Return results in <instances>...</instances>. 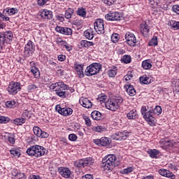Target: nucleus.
Returning a JSON list of instances; mask_svg holds the SVG:
<instances>
[{
	"label": "nucleus",
	"mask_w": 179,
	"mask_h": 179,
	"mask_svg": "<svg viewBox=\"0 0 179 179\" xmlns=\"http://www.w3.org/2000/svg\"><path fill=\"white\" fill-rule=\"evenodd\" d=\"M74 166H75V167H77L78 169L85 167V164H84V162H83V159L76 161L74 162Z\"/></svg>",
	"instance_id": "obj_39"
},
{
	"label": "nucleus",
	"mask_w": 179,
	"mask_h": 179,
	"mask_svg": "<svg viewBox=\"0 0 179 179\" xmlns=\"http://www.w3.org/2000/svg\"><path fill=\"white\" fill-rule=\"evenodd\" d=\"M48 2H50V0H38L37 4L38 6H43V5H45Z\"/></svg>",
	"instance_id": "obj_57"
},
{
	"label": "nucleus",
	"mask_w": 179,
	"mask_h": 179,
	"mask_svg": "<svg viewBox=\"0 0 179 179\" xmlns=\"http://www.w3.org/2000/svg\"><path fill=\"white\" fill-rule=\"evenodd\" d=\"M162 107L160 106H156L154 109H150V115L151 117H155V114L160 115V114H162Z\"/></svg>",
	"instance_id": "obj_24"
},
{
	"label": "nucleus",
	"mask_w": 179,
	"mask_h": 179,
	"mask_svg": "<svg viewBox=\"0 0 179 179\" xmlns=\"http://www.w3.org/2000/svg\"><path fill=\"white\" fill-rule=\"evenodd\" d=\"M142 67L143 69H150L152 68V64L150 60H145L142 63Z\"/></svg>",
	"instance_id": "obj_36"
},
{
	"label": "nucleus",
	"mask_w": 179,
	"mask_h": 179,
	"mask_svg": "<svg viewBox=\"0 0 179 179\" xmlns=\"http://www.w3.org/2000/svg\"><path fill=\"white\" fill-rule=\"evenodd\" d=\"M92 131H94L95 132H99L101 134V132H106L107 131V129L103 127V126H98L95 129H92Z\"/></svg>",
	"instance_id": "obj_45"
},
{
	"label": "nucleus",
	"mask_w": 179,
	"mask_h": 179,
	"mask_svg": "<svg viewBox=\"0 0 179 179\" xmlns=\"http://www.w3.org/2000/svg\"><path fill=\"white\" fill-rule=\"evenodd\" d=\"M31 73H33V75H34V78H36V79H38V78H40V70H38V68L31 67Z\"/></svg>",
	"instance_id": "obj_33"
},
{
	"label": "nucleus",
	"mask_w": 179,
	"mask_h": 179,
	"mask_svg": "<svg viewBox=\"0 0 179 179\" xmlns=\"http://www.w3.org/2000/svg\"><path fill=\"white\" fill-rule=\"evenodd\" d=\"M3 34H4V36L6 37L8 43L9 41H12V40L13 39V33H12L11 31H7Z\"/></svg>",
	"instance_id": "obj_34"
},
{
	"label": "nucleus",
	"mask_w": 179,
	"mask_h": 179,
	"mask_svg": "<svg viewBox=\"0 0 179 179\" xmlns=\"http://www.w3.org/2000/svg\"><path fill=\"white\" fill-rule=\"evenodd\" d=\"M91 117L92 118H93V120H96V121H100V120H101V113L97 110H94L91 113Z\"/></svg>",
	"instance_id": "obj_29"
},
{
	"label": "nucleus",
	"mask_w": 179,
	"mask_h": 179,
	"mask_svg": "<svg viewBox=\"0 0 179 179\" xmlns=\"http://www.w3.org/2000/svg\"><path fill=\"white\" fill-rule=\"evenodd\" d=\"M10 119L8 117L0 115V124H8Z\"/></svg>",
	"instance_id": "obj_52"
},
{
	"label": "nucleus",
	"mask_w": 179,
	"mask_h": 179,
	"mask_svg": "<svg viewBox=\"0 0 179 179\" xmlns=\"http://www.w3.org/2000/svg\"><path fill=\"white\" fill-rule=\"evenodd\" d=\"M134 171V168L130 166L121 171V174H129Z\"/></svg>",
	"instance_id": "obj_49"
},
{
	"label": "nucleus",
	"mask_w": 179,
	"mask_h": 179,
	"mask_svg": "<svg viewBox=\"0 0 179 179\" xmlns=\"http://www.w3.org/2000/svg\"><path fill=\"white\" fill-rule=\"evenodd\" d=\"M101 71V64L100 63H92L87 67L85 71L86 76H93L97 75Z\"/></svg>",
	"instance_id": "obj_3"
},
{
	"label": "nucleus",
	"mask_w": 179,
	"mask_h": 179,
	"mask_svg": "<svg viewBox=\"0 0 179 179\" xmlns=\"http://www.w3.org/2000/svg\"><path fill=\"white\" fill-rule=\"evenodd\" d=\"M141 114L143 115V118L148 122L151 127L156 125V118L150 115V109L148 111L146 106L141 107Z\"/></svg>",
	"instance_id": "obj_4"
},
{
	"label": "nucleus",
	"mask_w": 179,
	"mask_h": 179,
	"mask_svg": "<svg viewBox=\"0 0 179 179\" xmlns=\"http://www.w3.org/2000/svg\"><path fill=\"white\" fill-rule=\"evenodd\" d=\"M50 89L51 90H55V89H58V82L56 83H53L50 86Z\"/></svg>",
	"instance_id": "obj_62"
},
{
	"label": "nucleus",
	"mask_w": 179,
	"mask_h": 179,
	"mask_svg": "<svg viewBox=\"0 0 179 179\" xmlns=\"http://www.w3.org/2000/svg\"><path fill=\"white\" fill-rule=\"evenodd\" d=\"M56 111H58L59 114L68 117V115H72L73 110L71 108H61L59 105L56 106Z\"/></svg>",
	"instance_id": "obj_11"
},
{
	"label": "nucleus",
	"mask_w": 179,
	"mask_h": 179,
	"mask_svg": "<svg viewBox=\"0 0 179 179\" xmlns=\"http://www.w3.org/2000/svg\"><path fill=\"white\" fill-rule=\"evenodd\" d=\"M113 43H117L120 40V35L118 34H113L111 36Z\"/></svg>",
	"instance_id": "obj_53"
},
{
	"label": "nucleus",
	"mask_w": 179,
	"mask_h": 179,
	"mask_svg": "<svg viewBox=\"0 0 179 179\" xmlns=\"http://www.w3.org/2000/svg\"><path fill=\"white\" fill-rule=\"evenodd\" d=\"M26 122V118H16L13 120V124L15 125H23Z\"/></svg>",
	"instance_id": "obj_32"
},
{
	"label": "nucleus",
	"mask_w": 179,
	"mask_h": 179,
	"mask_svg": "<svg viewBox=\"0 0 179 179\" xmlns=\"http://www.w3.org/2000/svg\"><path fill=\"white\" fill-rule=\"evenodd\" d=\"M94 27L97 34H104V21L102 19L96 20Z\"/></svg>",
	"instance_id": "obj_7"
},
{
	"label": "nucleus",
	"mask_w": 179,
	"mask_h": 179,
	"mask_svg": "<svg viewBox=\"0 0 179 179\" xmlns=\"http://www.w3.org/2000/svg\"><path fill=\"white\" fill-rule=\"evenodd\" d=\"M79 103L85 108H92V107H93V103H92V101L87 98L81 97L79 100Z\"/></svg>",
	"instance_id": "obj_15"
},
{
	"label": "nucleus",
	"mask_w": 179,
	"mask_h": 179,
	"mask_svg": "<svg viewBox=\"0 0 179 179\" xmlns=\"http://www.w3.org/2000/svg\"><path fill=\"white\" fill-rule=\"evenodd\" d=\"M36 89H38V87L36 84H31L27 87V91L30 93L34 92Z\"/></svg>",
	"instance_id": "obj_50"
},
{
	"label": "nucleus",
	"mask_w": 179,
	"mask_h": 179,
	"mask_svg": "<svg viewBox=\"0 0 179 179\" xmlns=\"http://www.w3.org/2000/svg\"><path fill=\"white\" fill-rule=\"evenodd\" d=\"M6 12L9 14V15H15V13H17V9L16 8H10L8 9V10H6Z\"/></svg>",
	"instance_id": "obj_58"
},
{
	"label": "nucleus",
	"mask_w": 179,
	"mask_h": 179,
	"mask_svg": "<svg viewBox=\"0 0 179 179\" xmlns=\"http://www.w3.org/2000/svg\"><path fill=\"white\" fill-rule=\"evenodd\" d=\"M77 15L81 16L82 17H86V10L85 8H78L77 10Z\"/></svg>",
	"instance_id": "obj_43"
},
{
	"label": "nucleus",
	"mask_w": 179,
	"mask_h": 179,
	"mask_svg": "<svg viewBox=\"0 0 179 179\" xmlns=\"http://www.w3.org/2000/svg\"><path fill=\"white\" fill-rule=\"evenodd\" d=\"M55 30L57 31V33L64 34V36H72V29L69 27H62L57 26L56 27Z\"/></svg>",
	"instance_id": "obj_14"
},
{
	"label": "nucleus",
	"mask_w": 179,
	"mask_h": 179,
	"mask_svg": "<svg viewBox=\"0 0 179 179\" xmlns=\"http://www.w3.org/2000/svg\"><path fill=\"white\" fill-rule=\"evenodd\" d=\"M31 113L29 110H24V112L22 113V117L23 118H25V120L26 118L27 120H30V118H31Z\"/></svg>",
	"instance_id": "obj_51"
},
{
	"label": "nucleus",
	"mask_w": 179,
	"mask_h": 179,
	"mask_svg": "<svg viewBox=\"0 0 179 179\" xmlns=\"http://www.w3.org/2000/svg\"><path fill=\"white\" fill-rule=\"evenodd\" d=\"M127 117L128 120H136L138 118V112L135 110H130L127 113Z\"/></svg>",
	"instance_id": "obj_25"
},
{
	"label": "nucleus",
	"mask_w": 179,
	"mask_h": 179,
	"mask_svg": "<svg viewBox=\"0 0 179 179\" xmlns=\"http://www.w3.org/2000/svg\"><path fill=\"white\" fill-rule=\"evenodd\" d=\"M45 152H47V149H45L44 147L35 145L28 148L26 152L28 156L38 159V157L44 156L45 155Z\"/></svg>",
	"instance_id": "obj_1"
},
{
	"label": "nucleus",
	"mask_w": 179,
	"mask_h": 179,
	"mask_svg": "<svg viewBox=\"0 0 179 179\" xmlns=\"http://www.w3.org/2000/svg\"><path fill=\"white\" fill-rule=\"evenodd\" d=\"M129 136V132L127 131H117L111 135L112 139L114 141H122L127 139Z\"/></svg>",
	"instance_id": "obj_8"
},
{
	"label": "nucleus",
	"mask_w": 179,
	"mask_h": 179,
	"mask_svg": "<svg viewBox=\"0 0 179 179\" xmlns=\"http://www.w3.org/2000/svg\"><path fill=\"white\" fill-rule=\"evenodd\" d=\"M172 9L175 13H177V15H179V6L178 5H174L172 7Z\"/></svg>",
	"instance_id": "obj_61"
},
{
	"label": "nucleus",
	"mask_w": 179,
	"mask_h": 179,
	"mask_svg": "<svg viewBox=\"0 0 179 179\" xmlns=\"http://www.w3.org/2000/svg\"><path fill=\"white\" fill-rule=\"evenodd\" d=\"M125 40L129 45L131 47L135 46V43H136V38L135 35L131 32H127L125 34Z\"/></svg>",
	"instance_id": "obj_12"
},
{
	"label": "nucleus",
	"mask_w": 179,
	"mask_h": 179,
	"mask_svg": "<svg viewBox=\"0 0 179 179\" xmlns=\"http://www.w3.org/2000/svg\"><path fill=\"white\" fill-rule=\"evenodd\" d=\"M10 155L13 156L14 157H20V151L19 150L16 149H12L10 151Z\"/></svg>",
	"instance_id": "obj_46"
},
{
	"label": "nucleus",
	"mask_w": 179,
	"mask_h": 179,
	"mask_svg": "<svg viewBox=\"0 0 179 179\" xmlns=\"http://www.w3.org/2000/svg\"><path fill=\"white\" fill-rule=\"evenodd\" d=\"M80 45H82V47H85V48H87V47H92V45H93V42L82 41L80 42Z\"/></svg>",
	"instance_id": "obj_44"
},
{
	"label": "nucleus",
	"mask_w": 179,
	"mask_h": 179,
	"mask_svg": "<svg viewBox=\"0 0 179 179\" xmlns=\"http://www.w3.org/2000/svg\"><path fill=\"white\" fill-rule=\"evenodd\" d=\"M33 132L34 135L38 136V138H47L48 136H50V134H48V133L43 131L38 127H34Z\"/></svg>",
	"instance_id": "obj_13"
},
{
	"label": "nucleus",
	"mask_w": 179,
	"mask_h": 179,
	"mask_svg": "<svg viewBox=\"0 0 179 179\" xmlns=\"http://www.w3.org/2000/svg\"><path fill=\"white\" fill-rule=\"evenodd\" d=\"M83 162H84V166L85 167H87L90 166H93V163H94V159H93V158L92 157H87L85 159H83Z\"/></svg>",
	"instance_id": "obj_30"
},
{
	"label": "nucleus",
	"mask_w": 179,
	"mask_h": 179,
	"mask_svg": "<svg viewBox=\"0 0 179 179\" xmlns=\"http://www.w3.org/2000/svg\"><path fill=\"white\" fill-rule=\"evenodd\" d=\"M108 158L107 160H110V163H112L113 167L118 166V161L117 160V157L114 154H110L106 156Z\"/></svg>",
	"instance_id": "obj_22"
},
{
	"label": "nucleus",
	"mask_w": 179,
	"mask_h": 179,
	"mask_svg": "<svg viewBox=\"0 0 179 179\" xmlns=\"http://www.w3.org/2000/svg\"><path fill=\"white\" fill-rule=\"evenodd\" d=\"M103 3L105 5H107V6H111V5H114V1L113 0H103Z\"/></svg>",
	"instance_id": "obj_60"
},
{
	"label": "nucleus",
	"mask_w": 179,
	"mask_h": 179,
	"mask_svg": "<svg viewBox=\"0 0 179 179\" xmlns=\"http://www.w3.org/2000/svg\"><path fill=\"white\" fill-rule=\"evenodd\" d=\"M101 167V169L103 170V171H110V170H113V169H114V166L113 165L104 161V159H102Z\"/></svg>",
	"instance_id": "obj_19"
},
{
	"label": "nucleus",
	"mask_w": 179,
	"mask_h": 179,
	"mask_svg": "<svg viewBox=\"0 0 179 179\" xmlns=\"http://www.w3.org/2000/svg\"><path fill=\"white\" fill-rule=\"evenodd\" d=\"M83 119L85 121V124L87 125V127H91L92 122L90 121V118H89V117H87L85 115H83Z\"/></svg>",
	"instance_id": "obj_55"
},
{
	"label": "nucleus",
	"mask_w": 179,
	"mask_h": 179,
	"mask_svg": "<svg viewBox=\"0 0 179 179\" xmlns=\"http://www.w3.org/2000/svg\"><path fill=\"white\" fill-rule=\"evenodd\" d=\"M83 64H75L74 68L78 72V75H80V76H83Z\"/></svg>",
	"instance_id": "obj_31"
},
{
	"label": "nucleus",
	"mask_w": 179,
	"mask_h": 179,
	"mask_svg": "<svg viewBox=\"0 0 179 179\" xmlns=\"http://www.w3.org/2000/svg\"><path fill=\"white\" fill-rule=\"evenodd\" d=\"M124 101V99L121 96H115L112 99H110L105 103V106L108 110L110 111H115L120 108V106Z\"/></svg>",
	"instance_id": "obj_2"
},
{
	"label": "nucleus",
	"mask_w": 179,
	"mask_h": 179,
	"mask_svg": "<svg viewBox=\"0 0 179 179\" xmlns=\"http://www.w3.org/2000/svg\"><path fill=\"white\" fill-rule=\"evenodd\" d=\"M149 3L152 8H163V4L160 3V0H149Z\"/></svg>",
	"instance_id": "obj_26"
},
{
	"label": "nucleus",
	"mask_w": 179,
	"mask_h": 179,
	"mask_svg": "<svg viewBox=\"0 0 179 179\" xmlns=\"http://www.w3.org/2000/svg\"><path fill=\"white\" fill-rule=\"evenodd\" d=\"M98 100L99 101H100L101 103H104L106 101V100H107V96L106 95H101V96L98 97Z\"/></svg>",
	"instance_id": "obj_59"
},
{
	"label": "nucleus",
	"mask_w": 179,
	"mask_h": 179,
	"mask_svg": "<svg viewBox=\"0 0 179 179\" xmlns=\"http://www.w3.org/2000/svg\"><path fill=\"white\" fill-rule=\"evenodd\" d=\"M15 179H26V175L24 173H17L14 175Z\"/></svg>",
	"instance_id": "obj_54"
},
{
	"label": "nucleus",
	"mask_w": 179,
	"mask_h": 179,
	"mask_svg": "<svg viewBox=\"0 0 179 179\" xmlns=\"http://www.w3.org/2000/svg\"><path fill=\"white\" fill-rule=\"evenodd\" d=\"M131 56L128 55H124L121 59L122 62H124V64H129L131 62Z\"/></svg>",
	"instance_id": "obj_41"
},
{
	"label": "nucleus",
	"mask_w": 179,
	"mask_h": 179,
	"mask_svg": "<svg viewBox=\"0 0 179 179\" xmlns=\"http://www.w3.org/2000/svg\"><path fill=\"white\" fill-rule=\"evenodd\" d=\"M57 96H59V97H61L62 99H65L66 96H68V93L65 91H56Z\"/></svg>",
	"instance_id": "obj_47"
},
{
	"label": "nucleus",
	"mask_w": 179,
	"mask_h": 179,
	"mask_svg": "<svg viewBox=\"0 0 179 179\" xmlns=\"http://www.w3.org/2000/svg\"><path fill=\"white\" fill-rule=\"evenodd\" d=\"M139 80L143 85H150V83H152V78L147 77L146 76L140 77Z\"/></svg>",
	"instance_id": "obj_28"
},
{
	"label": "nucleus",
	"mask_w": 179,
	"mask_h": 179,
	"mask_svg": "<svg viewBox=\"0 0 179 179\" xmlns=\"http://www.w3.org/2000/svg\"><path fill=\"white\" fill-rule=\"evenodd\" d=\"M72 15H73V8H69L65 12V17L66 19H71L72 17Z\"/></svg>",
	"instance_id": "obj_42"
},
{
	"label": "nucleus",
	"mask_w": 179,
	"mask_h": 179,
	"mask_svg": "<svg viewBox=\"0 0 179 179\" xmlns=\"http://www.w3.org/2000/svg\"><path fill=\"white\" fill-rule=\"evenodd\" d=\"M20 83L11 82L10 83L7 91L8 92L9 94L14 96V94H17L18 92H20Z\"/></svg>",
	"instance_id": "obj_6"
},
{
	"label": "nucleus",
	"mask_w": 179,
	"mask_h": 179,
	"mask_svg": "<svg viewBox=\"0 0 179 179\" xmlns=\"http://www.w3.org/2000/svg\"><path fill=\"white\" fill-rule=\"evenodd\" d=\"M125 88L127 90V93H128L129 96H133L136 94V90L134 88L133 85L129 84L125 85Z\"/></svg>",
	"instance_id": "obj_23"
},
{
	"label": "nucleus",
	"mask_w": 179,
	"mask_h": 179,
	"mask_svg": "<svg viewBox=\"0 0 179 179\" xmlns=\"http://www.w3.org/2000/svg\"><path fill=\"white\" fill-rule=\"evenodd\" d=\"M34 51H36V45L31 41H29L28 43L24 46V58H30V57L33 56L34 54Z\"/></svg>",
	"instance_id": "obj_5"
},
{
	"label": "nucleus",
	"mask_w": 179,
	"mask_h": 179,
	"mask_svg": "<svg viewBox=\"0 0 179 179\" xmlns=\"http://www.w3.org/2000/svg\"><path fill=\"white\" fill-rule=\"evenodd\" d=\"M58 87L61 88L62 90H68L69 89V86L68 85L62 83V82H58Z\"/></svg>",
	"instance_id": "obj_48"
},
{
	"label": "nucleus",
	"mask_w": 179,
	"mask_h": 179,
	"mask_svg": "<svg viewBox=\"0 0 179 179\" xmlns=\"http://www.w3.org/2000/svg\"><path fill=\"white\" fill-rule=\"evenodd\" d=\"M173 29H176V30L179 29V22H175L172 24Z\"/></svg>",
	"instance_id": "obj_64"
},
{
	"label": "nucleus",
	"mask_w": 179,
	"mask_h": 179,
	"mask_svg": "<svg viewBox=\"0 0 179 179\" xmlns=\"http://www.w3.org/2000/svg\"><path fill=\"white\" fill-rule=\"evenodd\" d=\"M122 14L120 12H109L105 15L106 20H121L122 19Z\"/></svg>",
	"instance_id": "obj_9"
},
{
	"label": "nucleus",
	"mask_w": 179,
	"mask_h": 179,
	"mask_svg": "<svg viewBox=\"0 0 179 179\" xmlns=\"http://www.w3.org/2000/svg\"><path fill=\"white\" fill-rule=\"evenodd\" d=\"M6 106L7 108H15L16 107V101H8L6 102Z\"/></svg>",
	"instance_id": "obj_38"
},
{
	"label": "nucleus",
	"mask_w": 179,
	"mask_h": 179,
	"mask_svg": "<svg viewBox=\"0 0 179 179\" xmlns=\"http://www.w3.org/2000/svg\"><path fill=\"white\" fill-rule=\"evenodd\" d=\"M93 142L97 146H108L111 143V139L108 137H101L99 139H94Z\"/></svg>",
	"instance_id": "obj_10"
},
{
	"label": "nucleus",
	"mask_w": 179,
	"mask_h": 179,
	"mask_svg": "<svg viewBox=\"0 0 179 179\" xmlns=\"http://www.w3.org/2000/svg\"><path fill=\"white\" fill-rule=\"evenodd\" d=\"M157 36H153L148 43L149 47H155V45H157Z\"/></svg>",
	"instance_id": "obj_35"
},
{
	"label": "nucleus",
	"mask_w": 179,
	"mask_h": 179,
	"mask_svg": "<svg viewBox=\"0 0 179 179\" xmlns=\"http://www.w3.org/2000/svg\"><path fill=\"white\" fill-rule=\"evenodd\" d=\"M147 153L149 155V156H150V157H151V159H156V158H157V156H159V155H160V151L157 149H149L147 151Z\"/></svg>",
	"instance_id": "obj_20"
},
{
	"label": "nucleus",
	"mask_w": 179,
	"mask_h": 179,
	"mask_svg": "<svg viewBox=\"0 0 179 179\" xmlns=\"http://www.w3.org/2000/svg\"><path fill=\"white\" fill-rule=\"evenodd\" d=\"M140 30L143 36H148V33L150 30V27H149L148 22H143L141 24Z\"/></svg>",
	"instance_id": "obj_18"
},
{
	"label": "nucleus",
	"mask_w": 179,
	"mask_h": 179,
	"mask_svg": "<svg viewBox=\"0 0 179 179\" xmlns=\"http://www.w3.org/2000/svg\"><path fill=\"white\" fill-rule=\"evenodd\" d=\"M58 60L60 61L61 62H62L63 61H65V59H66V56L64 55H59L58 57Z\"/></svg>",
	"instance_id": "obj_63"
},
{
	"label": "nucleus",
	"mask_w": 179,
	"mask_h": 179,
	"mask_svg": "<svg viewBox=\"0 0 179 179\" xmlns=\"http://www.w3.org/2000/svg\"><path fill=\"white\" fill-rule=\"evenodd\" d=\"M41 17H44V19L51 20V19H52L53 17L52 11L48 10H43L41 14Z\"/></svg>",
	"instance_id": "obj_21"
},
{
	"label": "nucleus",
	"mask_w": 179,
	"mask_h": 179,
	"mask_svg": "<svg viewBox=\"0 0 179 179\" xmlns=\"http://www.w3.org/2000/svg\"><path fill=\"white\" fill-rule=\"evenodd\" d=\"M58 172L64 178H69L71 177V170L69 168L66 167H60L58 169Z\"/></svg>",
	"instance_id": "obj_16"
},
{
	"label": "nucleus",
	"mask_w": 179,
	"mask_h": 179,
	"mask_svg": "<svg viewBox=\"0 0 179 179\" xmlns=\"http://www.w3.org/2000/svg\"><path fill=\"white\" fill-rule=\"evenodd\" d=\"M108 75L109 78H115L117 75V67H113L108 71Z\"/></svg>",
	"instance_id": "obj_37"
},
{
	"label": "nucleus",
	"mask_w": 179,
	"mask_h": 179,
	"mask_svg": "<svg viewBox=\"0 0 179 179\" xmlns=\"http://www.w3.org/2000/svg\"><path fill=\"white\" fill-rule=\"evenodd\" d=\"M159 173L160 174V176H162L163 177H166L167 178H176V176H174L173 173H171L170 171L164 169H159Z\"/></svg>",
	"instance_id": "obj_17"
},
{
	"label": "nucleus",
	"mask_w": 179,
	"mask_h": 179,
	"mask_svg": "<svg viewBox=\"0 0 179 179\" xmlns=\"http://www.w3.org/2000/svg\"><path fill=\"white\" fill-rule=\"evenodd\" d=\"M84 36L87 40H93L94 35L93 34V29H90L84 31Z\"/></svg>",
	"instance_id": "obj_27"
},
{
	"label": "nucleus",
	"mask_w": 179,
	"mask_h": 179,
	"mask_svg": "<svg viewBox=\"0 0 179 179\" xmlns=\"http://www.w3.org/2000/svg\"><path fill=\"white\" fill-rule=\"evenodd\" d=\"M5 43L8 44V41L6 38L5 34L2 32H0V45H3Z\"/></svg>",
	"instance_id": "obj_40"
},
{
	"label": "nucleus",
	"mask_w": 179,
	"mask_h": 179,
	"mask_svg": "<svg viewBox=\"0 0 179 179\" xmlns=\"http://www.w3.org/2000/svg\"><path fill=\"white\" fill-rule=\"evenodd\" d=\"M69 139L71 142H76V141L78 139V136H76L75 134H71L69 135Z\"/></svg>",
	"instance_id": "obj_56"
}]
</instances>
